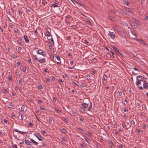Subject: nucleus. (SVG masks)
<instances>
[{"label": "nucleus", "instance_id": "1", "mask_svg": "<svg viewBox=\"0 0 148 148\" xmlns=\"http://www.w3.org/2000/svg\"><path fill=\"white\" fill-rule=\"evenodd\" d=\"M133 38L134 40H137L140 44H142L143 45H146L148 46L147 44L142 39H138L137 38Z\"/></svg>", "mask_w": 148, "mask_h": 148}, {"label": "nucleus", "instance_id": "2", "mask_svg": "<svg viewBox=\"0 0 148 148\" xmlns=\"http://www.w3.org/2000/svg\"><path fill=\"white\" fill-rule=\"evenodd\" d=\"M51 30L50 29H49L47 30L46 32H45V36H50L52 37L51 34Z\"/></svg>", "mask_w": 148, "mask_h": 148}, {"label": "nucleus", "instance_id": "3", "mask_svg": "<svg viewBox=\"0 0 148 148\" xmlns=\"http://www.w3.org/2000/svg\"><path fill=\"white\" fill-rule=\"evenodd\" d=\"M34 135L39 140L41 141L42 140V137L38 134L36 133L34 134Z\"/></svg>", "mask_w": 148, "mask_h": 148}, {"label": "nucleus", "instance_id": "4", "mask_svg": "<svg viewBox=\"0 0 148 148\" xmlns=\"http://www.w3.org/2000/svg\"><path fill=\"white\" fill-rule=\"evenodd\" d=\"M37 53L38 54H41L43 56H45L46 55L45 52L40 49L38 50Z\"/></svg>", "mask_w": 148, "mask_h": 148}, {"label": "nucleus", "instance_id": "5", "mask_svg": "<svg viewBox=\"0 0 148 148\" xmlns=\"http://www.w3.org/2000/svg\"><path fill=\"white\" fill-rule=\"evenodd\" d=\"M132 19L134 22L136 23V24L139 25H140V23L139 21L133 17H132Z\"/></svg>", "mask_w": 148, "mask_h": 148}, {"label": "nucleus", "instance_id": "6", "mask_svg": "<svg viewBox=\"0 0 148 148\" xmlns=\"http://www.w3.org/2000/svg\"><path fill=\"white\" fill-rule=\"evenodd\" d=\"M143 76L138 75L136 79L138 81H143Z\"/></svg>", "mask_w": 148, "mask_h": 148}, {"label": "nucleus", "instance_id": "7", "mask_svg": "<svg viewBox=\"0 0 148 148\" xmlns=\"http://www.w3.org/2000/svg\"><path fill=\"white\" fill-rule=\"evenodd\" d=\"M25 143L26 145H30L32 144V142L28 140H25Z\"/></svg>", "mask_w": 148, "mask_h": 148}, {"label": "nucleus", "instance_id": "8", "mask_svg": "<svg viewBox=\"0 0 148 148\" xmlns=\"http://www.w3.org/2000/svg\"><path fill=\"white\" fill-rule=\"evenodd\" d=\"M109 34L110 37H115V33L113 32H109Z\"/></svg>", "mask_w": 148, "mask_h": 148}, {"label": "nucleus", "instance_id": "9", "mask_svg": "<svg viewBox=\"0 0 148 148\" xmlns=\"http://www.w3.org/2000/svg\"><path fill=\"white\" fill-rule=\"evenodd\" d=\"M143 81L144 84H148V80H147V79L143 77Z\"/></svg>", "mask_w": 148, "mask_h": 148}, {"label": "nucleus", "instance_id": "10", "mask_svg": "<svg viewBox=\"0 0 148 148\" xmlns=\"http://www.w3.org/2000/svg\"><path fill=\"white\" fill-rule=\"evenodd\" d=\"M82 106L84 108H86L88 107V105L87 103L84 102L82 103Z\"/></svg>", "mask_w": 148, "mask_h": 148}, {"label": "nucleus", "instance_id": "11", "mask_svg": "<svg viewBox=\"0 0 148 148\" xmlns=\"http://www.w3.org/2000/svg\"><path fill=\"white\" fill-rule=\"evenodd\" d=\"M38 61L41 63H44L45 62V58L42 59H39Z\"/></svg>", "mask_w": 148, "mask_h": 148}, {"label": "nucleus", "instance_id": "12", "mask_svg": "<svg viewBox=\"0 0 148 148\" xmlns=\"http://www.w3.org/2000/svg\"><path fill=\"white\" fill-rule=\"evenodd\" d=\"M48 40L51 43V44H53V45H54V41L52 38H51L50 39H48Z\"/></svg>", "mask_w": 148, "mask_h": 148}, {"label": "nucleus", "instance_id": "13", "mask_svg": "<svg viewBox=\"0 0 148 148\" xmlns=\"http://www.w3.org/2000/svg\"><path fill=\"white\" fill-rule=\"evenodd\" d=\"M30 140L31 141H32L33 144L35 145H37L38 144V143L37 142L35 141V140H33L32 139H30Z\"/></svg>", "mask_w": 148, "mask_h": 148}, {"label": "nucleus", "instance_id": "14", "mask_svg": "<svg viewBox=\"0 0 148 148\" xmlns=\"http://www.w3.org/2000/svg\"><path fill=\"white\" fill-rule=\"evenodd\" d=\"M92 102H90V106L88 108V110L89 111H90V110L92 108Z\"/></svg>", "mask_w": 148, "mask_h": 148}, {"label": "nucleus", "instance_id": "15", "mask_svg": "<svg viewBox=\"0 0 148 148\" xmlns=\"http://www.w3.org/2000/svg\"><path fill=\"white\" fill-rule=\"evenodd\" d=\"M115 51V52L117 53V52H118L121 55H122V54L116 48V47L114 46V47H113Z\"/></svg>", "mask_w": 148, "mask_h": 148}, {"label": "nucleus", "instance_id": "16", "mask_svg": "<svg viewBox=\"0 0 148 148\" xmlns=\"http://www.w3.org/2000/svg\"><path fill=\"white\" fill-rule=\"evenodd\" d=\"M78 4H79L80 5L82 6V7L83 8L85 7V5L83 4V3L80 2V1H78Z\"/></svg>", "mask_w": 148, "mask_h": 148}, {"label": "nucleus", "instance_id": "17", "mask_svg": "<svg viewBox=\"0 0 148 148\" xmlns=\"http://www.w3.org/2000/svg\"><path fill=\"white\" fill-rule=\"evenodd\" d=\"M51 7L56 8V7H58V6L57 5H56L54 3H53L51 4Z\"/></svg>", "mask_w": 148, "mask_h": 148}, {"label": "nucleus", "instance_id": "18", "mask_svg": "<svg viewBox=\"0 0 148 148\" xmlns=\"http://www.w3.org/2000/svg\"><path fill=\"white\" fill-rule=\"evenodd\" d=\"M47 3V2L45 0H42V4L43 5H45Z\"/></svg>", "mask_w": 148, "mask_h": 148}, {"label": "nucleus", "instance_id": "19", "mask_svg": "<svg viewBox=\"0 0 148 148\" xmlns=\"http://www.w3.org/2000/svg\"><path fill=\"white\" fill-rule=\"evenodd\" d=\"M62 119L66 122H67L69 121L68 119H65V117H62Z\"/></svg>", "mask_w": 148, "mask_h": 148}, {"label": "nucleus", "instance_id": "20", "mask_svg": "<svg viewBox=\"0 0 148 148\" xmlns=\"http://www.w3.org/2000/svg\"><path fill=\"white\" fill-rule=\"evenodd\" d=\"M143 88L146 89H148V85L147 84H144L143 85Z\"/></svg>", "mask_w": 148, "mask_h": 148}, {"label": "nucleus", "instance_id": "21", "mask_svg": "<svg viewBox=\"0 0 148 148\" xmlns=\"http://www.w3.org/2000/svg\"><path fill=\"white\" fill-rule=\"evenodd\" d=\"M8 79L9 82L11 81L12 80V77L10 75H9L8 76Z\"/></svg>", "mask_w": 148, "mask_h": 148}, {"label": "nucleus", "instance_id": "22", "mask_svg": "<svg viewBox=\"0 0 148 148\" xmlns=\"http://www.w3.org/2000/svg\"><path fill=\"white\" fill-rule=\"evenodd\" d=\"M123 2L125 4H126L127 5H128L129 3L127 1L124 0L123 1Z\"/></svg>", "mask_w": 148, "mask_h": 148}, {"label": "nucleus", "instance_id": "23", "mask_svg": "<svg viewBox=\"0 0 148 148\" xmlns=\"http://www.w3.org/2000/svg\"><path fill=\"white\" fill-rule=\"evenodd\" d=\"M24 38L26 43L29 42V40L28 39V38Z\"/></svg>", "mask_w": 148, "mask_h": 148}, {"label": "nucleus", "instance_id": "24", "mask_svg": "<svg viewBox=\"0 0 148 148\" xmlns=\"http://www.w3.org/2000/svg\"><path fill=\"white\" fill-rule=\"evenodd\" d=\"M122 126L124 128H125L126 129H127V128L125 124H124V123H123L122 124Z\"/></svg>", "mask_w": 148, "mask_h": 148}, {"label": "nucleus", "instance_id": "25", "mask_svg": "<svg viewBox=\"0 0 148 148\" xmlns=\"http://www.w3.org/2000/svg\"><path fill=\"white\" fill-rule=\"evenodd\" d=\"M80 110L81 112L83 113H84V112L85 109H84V108L81 107V108Z\"/></svg>", "mask_w": 148, "mask_h": 148}, {"label": "nucleus", "instance_id": "26", "mask_svg": "<svg viewBox=\"0 0 148 148\" xmlns=\"http://www.w3.org/2000/svg\"><path fill=\"white\" fill-rule=\"evenodd\" d=\"M121 13L124 15H126L127 14V13H126L123 10L121 11Z\"/></svg>", "mask_w": 148, "mask_h": 148}, {"label": "nucleus", "instance_id": "27", "mask_svg": "<svg viewBox=\"0 0 148 148\" xmlns=\"http://www.w3.org/2000/svg\"><path fill=\"white\" fill-rule=\"evenodd\" d=\"M62 133L64 134L67 132V131L65 129L63 128L62 129Z\"/></svg>", "mask_w": 148, "mask_h": 148}, {"label": "nucleus", "instance_id": "28", "mask_svg": "<svg viewBox=\"0 0 148 148\" xmlns=\"http://www.w3.org/2000/svg\"><path fill=\"white\" fill-rule=\"evenodd\" d=\"M141 84V81H138L136 83V84L137 86H139Z\"/></svg>", "mask_w": 148, "mask_h": 148}, {"label": "nucleus", "instance_id": "29", "mask_svg": "<svg viewBox=\"0 0 148 148\" xmlns=\"http://www.w3.org/2000/svg\"><path fill=\"white\" fill-rule=\"evenodd\" d=\"M56 57L57 58V59L59 60V61H60V57H59V56H58L57 55H56Z\"/></svg>", "mask_w": 148, "mask_h": 148}, {"label": "nucleus", "instance_id": "30", "mask_svg": "<svg viewBox=\"0 0 148 148\" xmlns=\"http://www.w3.org/2000/svg\"><path fill=\"white\" fill-rule=\"evenodd\" d=\"M74 81L77 82V81L76 80L72 81V82L73 83V84H74L75 85L79 87V86L77 84H76L75 82H74Z\"/></svg>", "mask_w": 148, "mask_h": 148}, {"label": "nucleus", "instance_id": "31", "mask_svg": "<svg viewBox=\"0 0 148 148\" xmlns=\"http://www.w3.org/2000/svg\"><path fill=\"white\" fill-rule=\"evenodd\" d=\"M18 29H16L15 30H13V32L16 33H17L18 32Z\"/></svg>", "mask_w": 148, "mask_h": 148}, {"label": "nucleus", "instance_id": "32", "mask_svg": "<svg viewBox=\"0 0 148 148\" xmlns=\"http://www.w3.org/2000/svg\"><path fill=\"white\" fill-rule=\"evenodd\" d=\"M66 18L67 19L69 20L71 18V16L69 15H68L66 16Z\"/></svg>", "mask_w": 148, "mask_h": 148}, {"label": "nucleus", "instance_id": "33", "mask_svg": "<svg viewBox=\"0 0 148 148\" xmlns=\"http://www.w3.org/2000/svg\"><path fill=\"white\" fill-rule=\"evenodd\" d=\"M106 56L107 58H109L111 57V55L109 53L106 54Z\"/></svg>", "mask_w": 148, "mask_h": 148}, {"label": "nucleus", "instance_id": "34", "mask_svg": "<svg viewBox=\"0 0 148 148\" xmlns=\"http://www.w3.org/2000/svg\"><path fill=\"white\" fill-rule=\"evenodd\" d=\"M84 43L85 44H86L87 45H88V40H84Z\"/></svg>", "mask_w": 148, "mask_h": 148}, {"label": "nucleus", "instance_id": "35", "mask_svg": "<svg viewBox=\"0 0 148 148\" xmlns=\"http://www.w3.org/2000/svg\"><path fill=\"white\" fill-rule=\"evenodd\" d=\"M54 3L56 5L59 3L58 1L56 0H55L54 1Z\"/></svg>", "mask_w": 148, "mask_h": 148}, {"label": "nucleus", "instance_id": "36", "mask_svg": "<svg viewBox=\"0 0 148 148\" xmlns=\"http://www.w3.org/2000/svg\"><path fill=\"white\" fill-rule=\"evenodd\" d=\"M78 130L81 131L82 133H83L84 132V130L83 129H81L80 128H78Z\"/></svg>", "mask_w": 148, "mask_h": 148}, {"label": "nucleus", "instance_id": "37", "mask_svg": "<svg viewBox=\"0 0 148 148\" xmlns=\"http://www.w3.org/2000/svg\"><path fill=\"white\" fill-rule=\"evenodd\" d=\"M47 121L49 122V123H51L52 121L51 119L49 117V118Z\"/></svg>", "mask_w": 148, "mask_h": 148}, {"label": "nucleus", "instance_id": "38", "mask_svg": "<svg viewBox=\"0 0 148 148\" xmlns=\"http://www.w3.org/2000/svg\"><path fill=\"white\" fill-rule=\"evenodd\" d=\"M127 100L126 99H125L124 101V104L125 105H127Z\"/></svg>", "mask_w": 148, "mask_h": 148}, {"label": "nucleus", "instance_id": "39", "mask_svg": "<svg viewBox=\"0 0 148 148\" xmlns=\"http://www.w3.org/2000/svg\"><path fill=\"white\" fill-rule=\"evenodd\" d=\"M85 21L87 22L88 24L89 25H91V23L89 21H88V20H86Z\"/></svg>", "mask_w": 148, "mask_h": 148}, {"label": "nucleus", "instance_id": "40", "mask_svg": "<svg viewBox=\"0 0 148 148\" xmlns=\"http://www.w3.org/2000/svg\"><path fill=\"white\" fill-rule=\"evenodd\" d=\"M126 9H128L127 10L130 13L132 12V10H130L129 8H126Z\"/></svg>", "mask_w": 148, "mask_h": 148}, {"label": "nucleus", "instance_id": "41", "mask_svg": "<svg viewBox=\"0 0 148 148\" xmlns=\"http://www.w3.org/2000/svg\"><path fill=\"white\" fill-rule=\"evenodd\" d=\"M71 27L73 28L74 29H76L77 28L76 26L75 25H73Z\"/></svg>", "mask_w": 148, "mask_h": 148}, {"label": "nucleus", "instance_id": "42", "mask_svg": "<svg viewBox=\"0 0 148 148\" xmlns=\"http://www.w3.org/2000/svg\"><path fill=\"white\" fill-rule=\"evenodd\" d=\"M26 69L25 67H24L23 68V71L25 72L26 71Z\"/></svg>", "mask_w": 148, "mask_h": 148}, {"label": "nucleus", "instance_id": "43", "mask_svg": "<svg viewBox=\"0 0 148 148\" xmlns=\"http://www.w3.org/2000/svg\"><path fill=\"white\" fill-rule=\"evenodd\" d=\"M50 57L51 59H53L54 57V55L53 54H51L50 56Z\"/></svg>", "mask_w": 148, "mask_h": 148}, {"label": "nucleus", "instance_id": "44", "mask_svg": "<svg viewBox=\"0 0 148 148\" xmlns=\"http://www.w3.org/2000/svg\"><path fill=\"white\" fill-rule=\"evenodd\" d=\"M131 123L133 125H135V121L134 120L132 121H131Z\"/></svg>", "mask_w": 148, "mask_h": 148}, {"label": "nucleus", "instance_id": "45", "mask_svg": "<svg viewBox=\"0 0 148 148\" xmlns=\"http://www.w3.org/2000/svg\"><path fill=\"white\" fill-rule=\"evenodd\" d=\"M107 76L106 75H104L103 76V79L105 80L106 79Z\"/></svg>", "mask_w": 148, "mask_h": 148}, {"label": "nucleus", "instance_id": "46", "mask_svg": "<svg viewBox=\"0 0 148 148\" xmlns=\"http://www.w3.org/2000/svg\"><path fill=\"white\" fill-rule=\"evenodd\" d=\"M90 77L89 75H87V78L88 80L90 79Z\"/></svg>", "mask_w": 148, "mask_h": 148}, {"label": "nucleus", "instance_id": "47", "mask_svg": "<svg viewBox=\"0 0 148 148\" xmlns=\"http://www.w3.org/2000/svg\"><path fill=\"white\" fill-rule=\"evenodd\" d=\"M131 33L134 36H136V34L133 32L131 31Z\"/></svg>", "mask_w": 148, "mask_h": 148}, {"label": "nucleus", "instance_id": "48", "mask_svg": "<svg viewBox=\"0 0 148 148\" xmlns=\"http://www.w3.org/2000/svg\"><path fill=\"white\" fill-rule=\"evenodd\" d=\"M62 140H63V141H66V139H65V137H62Z\"/></svg>", "mask_w": 148, "mask_h": 148}, {"label": "nucleus", "instance_id": "49", "mask_svg": "<svg viewBox=\"0 0 148 148\" xmlns=\"http://www.w3.org/2000/svg\"><path fill=\"white\" fill-rule=\"evenodd\" d=\"M13 148H18L17 146L16 145L14 144L13 146Z\"/></svg>", "mask_w": 148, "mask_h": 148}, {"label": "nucleus", "instance_id": "50", "mask_svg": "<svg viewBox=\"0 0 148 148\" xmlns=\"http://www.w3.org/2000/svg\"><path fill=\"white\" fill-rule=\"evenodd\" d=\"M19 133L21 134H25L26 132H22L19 131Z\"/></svg>", "mask_w": 148, "mask_h": 148}, {"label": "nucleus", "instance_id": "51", "mask_svg": "<svg viewBox=\"0 0 148 148\" xmlns=\"http://www.w3.org/2000/svg\"><path fill=\"white\" fill-rule=\"evenodd\" d=\"M29 125L30 126L32 127L33 126V124L31 122H30L29 123Z\"/></svg>", "mask_w": 148, "mask_h": 148}, {"label": "nucleus", "instance_id": "52", "mask_svg": "<svg viewBox=\"0 0 148 148\" xmlns=\"http://www.w3.org/2000/svg\"><path fill=\"white\" fill-rule=\"evenodd\" d=\"M119 148H123V145L121 144L119 145Z\"/></svg>", "mask_w": 148, "mask_h": 148}, {"label": "nucleus", "instance_id": "53", "mask_svg": "<svg viewBox=\"0 0 148 148\" xmlns=\"http://www.w3.org/2000/svg\"><path fill=\"white\" fill-rule=\"evenodd\" d=\"M3 121L4 123L7 124L8 123V121L7 120L4 119L3 120Z\"/></svg>", "mask_w": 148, "mask_h": 148}, {"label": "nucleus", "instance_id": "54", "mask_svg": "<svg viewBox=\"0 0 148 148\" xmlns=\"http://www.w3.org/2000/svg\"><path fill=\"white\" fill-rule=\"evenodd\" d=\"M46 134V132L45 130H43L42 132V134L44 135Z\"/></svg>", "mask_w": 148, "mask_h": 148}, {"label": "nucleus", "instance_id": "55", "mask_svg": "<svg viewBox=\"0 0 148 148\" xmlns=\"http://www.w3.org/2000/svg\"><path fill=\"white\" fill-rule=\"evenodd\" d=\"M122 92H121L120 91L119 92V96H121L122 95Z\"/></svg>", "mask_w": 148, "mask_h": 148}, {"label": "nucleus", "instance_id": "56", "mask_svg": "<svg viewBox=\"0 0 148 148\" xmlns=\"http://www.w3.org/2000/svg\"><path fill=\"white\" fill-rule=\"evenodd\" d=\"M56 110L58 113H60L61 111L58 110V109H56Z\"/></svg>", "mask_w": 148, "mask_h": 148}, {"label": "nucleus", "instance_id": "57", "mask_svg": "<svg viewBox=\"0 0 148 148\" xmlns=\"http://www.w3.org/2000/svg\"><path fill=\"white\" fill-rule=\"evenodd\" d=\"M38 87L40 89H42V86L41 85H38Z\"/></svg>", "mask_w": 148, "mask_h": 148}, {"label": "nucleus", "instance_id": "58", "mask_svg": "<svg viewBox=\"0 0 148 148\" xmlns=\"http://www.w3.org/2000/svg\"><path fill=\"white\" fill-rule=\"evenodd\" d=\"M81 86L83 88L84 87H85V84L84 83H82L81 85Z\"/></svg>", "mask_w": 148, "mask_h": 148}, {"label": "nucleus", "instance_id": "59", "mask_svg": "<svg viewBox=\"0 0 148 148\" xmlns=\"http://www.w3.org/2000/svg\"><path fill=\"white\" fill-rule=\"evenodd\" d=\"M145 1V0H141V4H143Z\"/></svg>", "mask_w": 148, "mask_h": 148}, {"label": "nucleus", "instance_id": "60", "mask_svg": "<svg viewBox=\"0 0 148 148\" xmlns=\"http://www.w3.org/2000/svg\"><path fill=\"white\" fill-rule=\"evenodd\" d=\"M148 19V16H145V18H144V20H147Z\"/></svg>", "mask_w": 148, "mask_h": 148}, {"label": "nucleus", "instance_id": "61", "mask_svg": "<svg viewBox=\"0 0 148 148\" xmlns=\"http://www.w3.org/2000/svg\"><path fill=\"white\" fill-rule=\"evenodd\" d=\"M13 135L14 136V137L15 138H17V137L16 135L15 134L13 133Z\"/></svg>", "mask_w": 148, "mask_h": 148}, {"label": "nucleus", "instance_id": "62", "mask_svg": "<svg viewBox=\"0 0 148 148\" xmlns=\"http://www.w3.org/2000/svg\"><path fill=\"white\" fill-rule=\"evenodd\" d=\"M24 106H23L21 108V111H23L24 110Z\"/></svg>", "mask_w": 148, "mask_h": 148}, {"label": "nucleus", "instance_id": "63", "mask_svg": "<svg viewBox=\"0 0 148 148\" xmlns=\"http://www.w3.org/2000/svg\"><path fill=\"white\" fill-rule=\"evenodd\" d=\"M97 59L95 58H94L93 59V62H97Z\"/></svg>", "mask_w": 148, "mask_h": 148}, {"label": "nucleus", "instance_id": "64", "mask_svg": "<svg viewBox=\"0 0 148 148\" xmlns=\"http://www.w3.org/2000/svg\"><path fill=\"white\" fill-rule=\"evenodd\" d=\"M7 92V90L6 89H5L3 90V92L4 93H6Z\"/></svg>", "mask_w": 148, "mask_h": 148}]
</instances>
